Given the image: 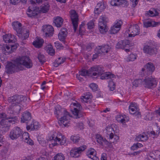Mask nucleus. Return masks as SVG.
I'll use <instances>...</instances> for the list:
<instances>
[{
    "label": "nucleus",
    "mask_w": 160,
    "mask_h": 160,
    "mask_svg": "<svg viewBox=\"0 0 160 160\" xmlns=\"http://www.w3.org/2000/svg\"><path fill=\"white\" fill-rule=\"evenodd\" d=\"M22 65L28 68H31L32 63L29 57L27 56L19 57L14 61V63L8 62L6 66L5 72L7 73L11 74L23 70L21 65Z\"/></svg>",
    "instance_id": "obj_1"
},
{
    "label": "nucleus",
    "mask_w": 160,
    "mask_h": 160,
    "mask_svg": "<svg viewBox=\"0 0 160 160\" xmlns=\"http://www.w3.org/2000/svg\"><path fill=\"white\" fill-rule=\"evenodd\" d=\"M50 140L51 141L53 140L55 142L52 144L53 146L57 145L58 142L61 145H63L66 143V139L65 137L60 133L58 134L57 133L55 132L52 134L49 138Z\"/></svg>",
    "instance_id": "obj_2"
},
{
    "label": "nucleus",
    "mask_w": 160,
    "mask_h": 160,
    "mask_svg": "<svg viewBox=\"0 0 160 160\" xmlns=\"http://www.w3.org/2000/svg\"><path fill=\"white\" fill-rule=\"evenodd\" d=\"M85 145L80 146L79 147H74L72 149L70 152V155L72 157L78 158L80 156L81 153L87 148Z\"/></svg>",
    "instance_id": "obj_3"
},
{
    "label": "nucleus",
    "mask_w": 160,
    "mask_h": 160,
    "mask_svg": "<svg viewBox=\"0 0 160 160\" xmlns=\"http://www.w3.org/2000/svg\"><path fill=\"white\" fill-rule=\"evenodd\" d=\"M107 19V18L103 16H101L99 19V29L101 33H103L108 30L106 25Z\"/></svg>",
    "instance_id": "obj_4"
},
{
    "label": "nucleus",
    "mask_w": 160,
    "mask_h": 160,
    "mask_svg": "<svg viewBox=\"0 0 160 160\" xmlns=\"http://www.w3.org/2000/svg\"><path fill=\"white\" fill-rule=\"evenodd\" d=\"M12 111L9 110L7 114H6L5 113H2L0 114V118L4 119H10L8 121L12 123L16 122L18 119V118L17 116H15L13 114L12 112Z\"/></svg>",
    "instance_id": "obj_5"
},
{
    "label": "nucleus",
    "mask_w": 160,
    "mask_h": 160,
    "mask_svg": "<svg viewBox=\"0 0 160 160\" xmlns=\"http://www.w3.org/2000/svg\"><path fill=\"white\" fill-rule=\"evenodd\" d=\"M89 71L92 72V75L94 78L99 77L101 74L104 72L103 68L99 66H95L89 69Z\"/></svg>",
    "instance_id": "obj_6"
},
{
    "label": "nucleus",
    "mask_w": 160,
    "mask_h": 160,
    "mask_svg": "<svg viewBox=\"0 0 160 160\" xmlns=\"http://www.w3.org/2000/svg\"><path fill=\"white\" fill-rule=\"evenodd\" d=\"M24 99H26L25 97L22 95H15L9 98L8 101L12 106L16 104H19L20 102Z\"/></svg>",
    "instance_id": "obj_7"
},
{
    "label": "nucleus",
    "mask_w": 160,
    "mask_h": 160,
    "mask_svg": "<svg viewBox=\"0 0 160 160\" xmlns=\"http://www.w3.org/2000/svg\"><path fill=\"white\" fill-rule=\"evenodd\" d=\"M143 82L145 87L150 88L155 87L157 84V80L152 77L143 79Z\"/></svg>",
    "instance_id": "obj_8"
},
{
    "label": "nucleus",
    "mask_w": 160,
    "mask_h": 160,
    "mask_svg": "<svg viewBox=\"0 0 160 160\" xmlns=\"http://www.w3.org/2000/svg\"><path fill=\"white\" fill-rule=\"evenodd\" d=\"M63 115L58 121V123L61 126L68 127L70 125L69 119L70 117V114L68 112H66Z\"/></svg>",
    "instance_id": "obj_9"
},
{
    "label": "nucleus",
    "mask_w": 160,
    "mask_h": 160,
    "mask_svg": "<svg viewBox=\"0 0 160 160\" xmlns=\"http://www.w3.org/2000/svg\"><path fill=\"white\" fill-rule=\"evenodd\" d=\"M40 12V9L38 7H32L30 6L28 9L27 13L29 17L33 18L37 17Z\"/></svg>",
    "instance_id": "obj_10"
},
{
    "label": "nucleus",
    "mask_w": 160,
    "mask_h": 160,
    "mask_svg": "<svg viewBox=\"0 0 160 160\" xmlns=\"http://www.w3.org/2000/svg\"><path fill=\"white\" fill-rule=\"evenodd\" d=\"M17 45L6 44L1 48L2 51L5 55H8L12 52L17 48Z\"/></svg>",
    "instance_id": "obj_11"
},
{
    "label": "nucleus",
    "mask_w": 160,
    "mask_h": 160,
    "mask_svg": "<svg viewBox=\"0 0 160 160\" xmlns=\"http://www.w3.org/2000/svg\"><path fill=\"white\" fill-rule=\"evenodd\" d=\"M128 36L129 37H133L140 33L139 26L137 24L130 25L129 27Z\"/></svg>",
    "instance_id": "obj_12"
},
{
    "label": "nucleus",
    "mask_w": 160,
    "mask_h": 160,
    "mask_svg": "<svg viewBox=\"0 0 160 160\" xmlns=\"http://www.w3.org/2000/svg\"><path fill=\"white\" fill-rule=\"evenodd\" d=\"M75 106L73 110L72 111V112L73 115L75 116L76 118H79L83 116V114L80 110L81 107L80 104L77 102V103H73L71 104Z\"/></svg>",
    "instance_id": "obj_13"
},
{
    "label": "nucleus",
    "mask_w": 160,
    "mask_h": 160,
    "mask_svg": "<svg viewBox=\"0 0 160 160\" xmlns=\"http://www.w3.org/2000/svg\"><path fill=\"white\" fill-rule=\"evenodd\" d=\"M22 134V131L20 128L17 127L14 128L10 132L9 137L11 139L14 140L20 136Z\"/></svg>",
    "instance_id": "obj_14"
},
{
    "label": "nucleus",
    "mask_w": 160,
    "mask_h": 160,
    "mask_svg": "<svg viewBox=\"0 0 160 160\" xmlns=\"http://www.w3.org/2000/svg\"><path fill=\"white\" fill-rule=\"evenodd\" d=\"M42 29L46 37H50L52 36L54 29L52 26L49 25H44L42 26Z\"/></svg>",
    "instance_id": "obj_15"
},
{
    "label": "nucleus",
    "mask_w": 160,
    "mask_h": 160,
    "mask_svg": "<svg viewBox=\"0 0 160 160\" xmlns=\"http://www.w3.org/2000/svg\"><path fill=\"white\" fill-rule=\"evenodd\" d=\"M70 17L74 32H76L78 26V14L75 11H73L71 13Z\"/></svg>",
    "instance_id": "obj_16"
},
{
    "label": "nucleus",
    "mask_w": 160,
    "mask_h": 160,
    "mask_svg": "<svg viewBox=\"0 0 160 160\" xmlns=\"http://www.w3.org/2000/svg\"><path fill=\"white\" fill-rule=\"evenodd\" d=\"M111 48L108 45H104L103 46H98L97 47L95 51L98 53L101 54L102 53H107L110 50Z\"/></svg>",
    "instance_id": "obj_17"
},
{
    "label": "nucleus",
    "mask_w": 160,
    "mask_h": 160,
    "mask_svg": "<svg viewBox=\"0 0 160 160\" xmlns=\"http://www.w3.org/2000/svg\"><path fill=\"white\" fill-rule=\"evenodd\" d=\"M129 42L128 40H125L120 41L117 44L116 48L118 49H124L125 48L129 47Z\"/></svg>",
    "instance_id": "obj_18"
},
{
    "label": "nucleus",
    "mask_w": 160,
    "mask_h": 160,
    "mask_svg": "<svg viewBox=\"0 0 160 160\" xmlns=\"http://www.w3.org/2000/svg\"><path fill=\"white\" fill-rule=\"evenodd\" d=\"M144 52L150 55L156 54L157 52V49L154 47L148 45L144 47L143 48Z\"/></svg>",
    "instance_id": "obj_19"
},
{
    "label": "nucleus",
    "mask_w": 160,
    "mask_h": 160,
    "mask_svg": "<svg viewBox=\"0 0 160 160\" xmlns=\"http://www.w3.org/2000/svg\"><path fill=\"white\" fill-rule=\"evenodd\" d=\"M68 33V30L66 28H61L58 34L59 39L61 41L64 42L67 36Z\"/></svg>",
    "instance_id": "obj_20"
},
{
    "label": "nucleus",
    "mask_w": 160,
    "mask_h": 160,
    "mask_svg": "<svg viewBox=\"0 0 160 160\" xmlns=\"http://www.w3.org/2000/svg\"><path fill=\"white\" fill-rule=\"evenodd\" d=\"M21 122H22L27 123L31 119V115L30 113L26 111L23 112L22 115Z\"/></svg>",
    "instance_id": "obj_21"
},
{
    "label": "nucleus",
    "mask_w": 160,
    "mask_h": 160,
    "mask_svg": "<svg viewBox=\"0 0 160 160\" xmlns=\"http://www.w3.org/2000/svg\"><path fill=\"white\" fill-rule=\"evenodd\" d=\"M106 130L109 132H111L109 134V139H112L114 138V141L112 142H117L119 139V137L117 135H114L113 133L112 132L114 131L113 129L111 126H109L107 127L106 129Z\"/></svg>",
    "instance_id": "obj_22"
},
{
    "label": "nucleus",
    "mask_w": 160,
    "mask_h": 160,
    "mask_svg": "<svg viewBox=\"0 0 160 160\" xmlns=\"http://www.w3.org/2000/svg\"><path fill=\"white\" fill-rule=\"evenodd\" d=\"M127 1L125 0H112L111 4L112 6H122V7L127 6Z\"/></svg>",
    "instance_id": "obj_23"
},
{
    "label": "nucleus",
    "mask_w": 160,
    "mask_h": 160,
    "mask_svg": "<svg viewBox=\"0 0 160 160\" xmlns=\"http://www.w3.org/2000/svg\"><path fill=\"white\" fill-rule=\"evenodd\" d=\"M12 26L17 33L20 34L22 33V24L20 22L18 21L12 23Z\"/></svg>",
    "instance_id": "obj_24"
},
{
    "label": "nucleus",
    "mask_w": 160,
    "mask_h": 160,
    "mask_svg": "<svg viewBox=\"0 0 160 160\" xmlns=\"http://www.w3.org/2000/svg\"><path fill=\"white\" fill-rule=\"evenodd\" d=\"M144 68H146L148 73L149 74L151 73L155 70V66L151 62H149L147 63L144 66Z\"/></svg>",
    "instance_id": "obj_25"
},
{
    "label": "nucleus",
    "mask_w": 160,
    "mask_h": 160,
    "mask_svg": "<svg viewBox=\"0 0 160 160\" xmlns=\"http://www.w3.org/2000/svg\"><path fill=\"white\" fill-rule=\"evenodd\" d=\"M38 122H33L30 125H27L26 127L28 131L30 130L31 131L36 130H38Z\"/></svg>",
    "instance_id": "obj_26"
},
{
    "label": "nucleus",
    "mask_w": 160,
    "mask_h": 160,
    "mask_svg": "<svg viewBox=\"0 0 160 160\" xmlns=\"http://www.w3.org/2000/svg\"><path fill=\"white\" fill-rule=\"evenodd\" d=\"M63 20L61 17L58 16L56 18H55L53 22L57 27L60 28L63 24Z\"/></svg>",
    "instance_id": "obj_27"
},
{
    "label": "nucleus",
    "mask_w": 160,
    "mask_h": 160,
    "mask_svg": "<svg viewBox=\"0 0 160 160\" xmlns=\"http://www.w3.org/2000/svg\"><path fill=\"white\" fill-rule=\"evenodd\" d=\"M55 114H57L58 115L61 114L62 113L63 115L64 113H65L66 112H67L64 108H61L59 105H57L55 107Z\"/></svg>",
    "instance_id": "obj_28"
},
{
    "label": "nucleus",
    "mask_w": 160,
    "mask_h": 160,
    "mask_svg": "<svg viewBox=\"0 0 160 160\" xmlns=\"http://www.w3.org/2000/svg\"><path fill=\"white\" fill-rule=\"evenodd\" d=\"M104 8V5L100 2H98L96 6L95 10H94L95 14H99L100 12H101Z\"/></svg>",
    "instance_id": "obj_29"
},
{
    "label": "nucleus",
    "mask_w": 160,
    "mask_h": 160,
    "mask_svg": "<svg viewBox=\"0 0 160 160\" xmlns=\"http://www.w3.org/2000/svg\"><path fill=\"white\" fill-rule=\"evenodd\" d=\"M43 42V39L37 38L33 42L32 44L36 48H40L42 46Z\"/></svg>",
    "instance_id": "obj_30"
},
{
    "label": "nucleus",
    "mask_w": 160,
    "mask_h": 160,
    "mask_svg": "<svg viewBox=\"0 0 160 160\" xmlns=\"http://www.w3.org/2000/svg\"><path fill=\"white\" fill-rule=\"evenodd\" d=\"M49 7L50 6L48 2H46L44 3L41 6L40 12H41L43 13L47 12L49 10Z\"/></svg>",
    "instance_id": "obj_31"
},
{
    "label": "nucleus",
    "mask_w": 160,
    "mask_h": 160,
    "mask_svg": "<svg viewBox=\"0 0 160 160\" xmlns=\"http://www.w3.org/2000/svg\"><path fill=\"white\" fill-rule=\"evenodd\" d=\"M45 49L47 52L51 56H53L55 54V51L52 46L51 44L48 45L46 47Z\"/></svg>",
    "instance_id": "obj_32"
},
{
    "label": "nucleus",
    "mask_w": 160,
    "mask_h": 160,
    "mask_svg": "<svg viewBox=\"0 0 160 160\" xmlns=\"http://www.w3.org/2000/svg\"><path fill=\"white\" fill-rule=\"evenodd\" d=\"M133 86L137 87L140 85H143L144 86L143 80L141 78L137 79L134 80L132 82Z\"/></svg>",
    "instance_id": "obj_33"
},
{
    "label": "nucleus",
    "mask_w": 160,
    "mask_h": 160,
    "mask_svg": "<svg viewBox=\"0 0 160 160\" xmlns=\"http://www.w3.org/2000/svg\"><path fill=\"white\" fill-rule=\"evenodd\" d=\"M11 109L13 110L14 112L19 113L21 109V107L19 104H16L11 106Z\"/></svg>",
    "instance_id": "obj_34"
},
{
    "label": "nucleus",
    "mask_w": 160,
    "mask_h": 160,
    "mask_svg": "<svg viewBox=\"0 0 160 160\" xmlns=\"http://www.w3.org/2000/svg\"><path fill=\"white\" fill-rule=\"evenodd\" d=\"M3 39L6 43H10L12 42V40L11 38H12L11 34H6L3 36Z\"/></svg>",
    "instance_id": "obj_35"
},
{
    "label": "nucleus",
    "mask_w": 160,
    "mask_h": 160,
    "mask_svg": "<svg viewBox=\"0 0 160 160\" xmlns=\"http://www.w3.org/2000/svg\"><path fill=\"white\" fill-rule=\"evenodd\" d=\"M65 61V59L61 58H58L53 63V65L55 67H58V65L62 63Z\"/></svg>",
    "instance_id": "obj_36"
},
{
    "label": "nucleus",
    "mask_w": 160,
    "mask_h": 160,
    "mask_svg": "<svg viewBox=\"0 0 160 160\" xmlns=\"http://www.w3.org/2000/svg\"><path fill=\"white\" fill-rule=\"evenodd\" d=\"M86 154L88 158H91L92 156L96 155V153L95 149L90 148L88 150Z\"/></svg>",
    "instance_id": "obj_37"
},
{
    "label": "nucleus",
    "mask_w": 160,
    "mask_h": 160,
    "mask_svg": "<svg viewBox=\"0 0 160 160\" xmlns=\"http://www.w3.org/2000/svg\"><path fill=\"white\" fill-rule=\"evenodd\" d=\"M79 73L81 76H85L86 75H89L92 74V72L89 71V70H87L85 69H82V71H79Z\"/></svg>",
    "instance_id": "obj_38"
},
{
    "label": "nucleus",
    "mask_w": 160,
    "mask_h": 160,
    "mask_svg": "<svg viewBox=\"0 0 160 160\" xmlns=\"http://www.w3.org/2000/svg\"><path fill=\"white\" fill-rule=\"evenodd\" d=\"M97 141L101 145H102L103 142H104V139L99 134H97L96 136Z\"/></svg>",
    "instance_id": "obj_39"
},
{
    "label": "nucleus",
    "mask_w": 160,
    "mask_h": 160,
    "mask_svg": "<svg viewBox=\"0 0 160 160\" xmlns=\"http://www.w3.org/2000/svg\"><path fill=\"white\" fill-rule=\"evenodd\" d=\"M6 120L2 119L0 120L1 125L2 126L3 128H8L9 126L8 124L9 122H10L8 121V120L7 121Z\"/></svg>",
    "instance_id": "obj_40"
},
{
    "label": "nucleus",
    "mask_w": 160,
    "mask_h": 160,
    "mask_svg": "<svg viewBox=\"0 0 160 160\" xmlns=\"http://www.w3.org/2000/svg\"><path fill=\"white\" fill-rule=\"evenodd\" d=\"M65 158L62 154L58 153L56 155L52 160H64Z\"/></svg>",
    "instance_id": "obj_41"
},
{
    "label": "nucleus",
    "mask_w": 160,
    "mask_h": 160,
    "mask_svg": "<svg viewBox=\"0 0 160 160\" xmlns=\"http://www.w3.org/2000/svg\"><path fill=\"white\" fill-rule=\"evenodd\" d=\"M108 87L109 88V90L110 91H112L115 89V83L112 81V80L109 81L108 83Z\"/></svg>",
    "instance_id": "obj_42"
},
{
    "label": "nucleus",
    "mask_w": 160,
    "mask_h": 160,
    "mask_svg": "<svg viewBox=\"0 0 160 160\" xmlns=\"http://www.w3.org/2000/svg\"><path fill=\"white\" fill-rule=\"evenodd\" d=\"M136 58L137 56L135 55L131 54L128 56L126 60L127 62L133 61L136 59Z\"/></svg>",
    "instance_id": "obj_43"
},
{
    "label": "nucleus",
    "mask_w": 160,
    "mask_h": 160,
    "mask_svg": "<svg viewBox=\"0 0 160 160\" xmlns=\"http://www.w3.org/2000/svg\"><path fill=\"white\" fill-rule=\"evenodd\" d=\"M120 30V29L118 28H115V27L113 25L111 28L110 30L109 31V32L110 33L112 34H114L118 32Z\"/></svg>",
    "instance_id": "obj_44"
},
{
    "label": "nucleus",
    "mask_w": 160,
    "mask_h": 160,
    "mask_svg": "<svg viewBox=\"0 0 160 160\" xmlns=\"http://www.w3.org/2000/svg\"><path fill=\"white\" fill-rule=\"evenodd\" d=\"M116 118L118 122L123 123L125 121V119L124 118V116L121 115H117Z\"/></svg>",
    "instance_id": "obj_45"
},
{
    "label": "nucleus",
    "mask_w": 160,
    "mask_h": 160,
    "mask_svg": "<svg viewBox=\"0 0 160 160\" xmlns=\"http://www.w3.org/2000/svg\"><path fill=\"white\" fill-rule=\"evenodd\" d=\"M38 58L39 61L42 63H44L46 61V59L44 56L41 53L38 54Z\"/></svg>",
    "instance_id": "obj_46"
},
{
    "label": "nucleus",
    "mask_w": 160,
    "mask_h": 160,
    "mask_svg": "<svg viewBox=\"0 0 160 160\" xmlns=\"http://www.w3.org/2000/svg\"><path fill=\"white\" fill-rule=\"evenodd\" d=\"M70 138L74 143L78 142L80 140V138L78 136H72Z\"/></svg>",
    "instance_id": "obj_47"
},
{
    "label": "nucleus",
    "mask_w": 160,
    "mask_h": 160,
    "mask_svg": "<svg viewBox=\"0 0 160 160\" xmlns=\"http://www.w3.org/2000/svg\"><path fill=\"white\" fill-rule=\"evenodd\" d=\"M92 97V95L89 92L87 93V94L85 96H82L81 99H83V101L87 102V100Z\"/></svg>",
    "instance_id": "obj_48"
},
{
    "label": "nucleus",
    "mask_w": 160,
    "mask_h": 160,
    "mask_svg": "<svg viewBox=\"0 0 160 160\" xmlns=\"http://www.w3.org/2000/svg\"><path fill=\"white\" fill-rule=\"evenodd\" d=\"M22 34L23 37V39H26L28 38L29 35V33L28 30H26L23 31H22V33H20Z\"/></svg>",
    "instance_id": "obj_49"
},
{
    "label": "nucleus",
    "mask_w": 160,
    "mask_h": 160,
    "mask_svg": "<svg viewBox=\"0 0 160 160\" xmlns=\"http://www.w3.org/2000/svg\"><path fill=\"white\" fill-rule=\"evenodd\" d=\"M129 111L132 114H133L135 113L136 111V110L135 107L131 105L129 107Z\"/></svg>",
    "instance_id": "obj_50"
},
{
    "label": "nucleus",
    "mask_w": 160,
    "mask_h": 160,
    "mask_svg": "<svg viewBox=\"0 0 160 160\" xmlns=\"http://www.w3.org/2000/svg\"><path fill=\"white\" fill-rule=\"evenodd\" d=\"M108 72H104L101 74L99 77H100V79H108Z\"/></svg>",
    "instance_id": "obj_51"
},
{
    "label": "nucleus",
    "mask_w": 160,
    "mask_h": 160,
    "mask_svg": "<svg viewBox=\"0 0 160 160\" xmlns=\"http://www.w3.org/2000/svg\"><path fill=\"white\" fill-rule=\"evenodd\" d=\"M22 139L24 142L29 138V134L27 132H24L23 134H22Z\"/></svg>",
    "instance_id": "obj_52"
},
{
    "label": "nucleus",
    "mask_w": 160,
    "mask_h": 160,
    "mask_svg": "<svg viewBox=\"0 0 160 160\" xmlns=\"http://www.w3.org/2000/svg\"><path fill=\"white\" fill-rule=\"evenodd\" d=\"M30 3L32 4H39L42 2V0H29Z\"/></svg>",
    "instance_id": "obj_53"
},
{
    "label": "nucleus",
    "mask_w": 160,
    "mask_h": 160,
    "mask_svg": "<svg viewBox=\"0 0 160 160\" xmlns=\"http://www.w3.org/2000/svg\"><path fill=\"white\" fill-rule=\"evenodd\" d=\"M122 22L121 20H118L117 21V22L114 25L115 26V28H118L120 29L122 25Z\"/></svg>",
    "instance_id": "obj_54"
},
{
    "label": "nucleus",
    "mask_w": 160,
    "mask_h": 160,
    "mask_svg": "<svg viewBox=\"0 0 160 160\" xmlns=\"http://www.w3.org/2000/svg\"><path fill=\"white\" fill-rule=\"evenodd\" d=\"M89 87L90 88L94 91H96L97 89L98 86L95 83H91Z\"/></svg>",
    "instance_id": "obj_55"
},
{
    "label": "nucleus",
    "mask_w": 160,
    "mask_h": 160,
    "mask_svg": "<svg viewBox=\"0 0 160 160\" xmlns=\"http://www.w3.org/2000/svg\"><path fill=\"white\" fill-rule=\"evenodd\" d=\"M152 22L145 21L143 22L144 26L147 28L152 26Z\"/></svg>",
    "instance_id": "obj_56"
},
{
    "label": "nucleus",
    "mask_w": 160,
    "mask_h": 160,
    "mask_svg": "<svg viewBox=\"0 0 160 160\" xmlns=\"http://www.w3.org/2000/svg\"><path fill=\"white\" fill-rule=\"evenodd\" d=\"M87 25L88 26V28L91 29L92 28L94 27V24L93 22L92 21H90L89 22H88Z\"/></svg>",
    "instance_id": "obj_57"
},
{
    "label": "nucleus",
    "mask_w": 160,
    "mask_h": 160,
    "mask_svg": "<svg viewBox=\"0 0 160 160\" xmlns=\"http://www.w3.org/2000/svg\"><path fill=\"white\" fill-rule=\"evenodd\" d=\"M85 25V24L83 22H82L81 24L79 26V33L80 34H82L83 32V30L82 29V28L83 27V26Z\"/></svg>",
    "instance_id": "obj_58"
},
{
    "label": "nucleus",
    "mask_w": 160,
    "mask_h": 160,
    "mask_svg": "<svg viewBox=\"0 0 160 160\" xmlns=\"http://www.w3.org/2000/svg\"><path fill=\"white\" fill-rule=\"evenodd\" d=\"M145 133H146L144 132L142 135V141H145L148 139V136Z\"/></svg>",
    "instance_id": "obj_59"
},
{
    "label": "nucleus",
    "mask_w": 160,
    "mask_h": 160,
    "mask_svg": "<svg viewBox=\"0 0 160 160\" xmlns=\"http://www.w3.org/2000/svg\"><path fill=\"white\" fill-rule=\"evenodd\" d=\"M153 117V114L152 113H148L147 114L146 116V119H147L148 120H151L152 119V118Z\"/></svg>",
    "instance_id": "obj_60"
},
{
    "label": "nucleus",
    "mask_w": 160,
    "mask_h": 160,
    "mask_svg": "<svg viewBox=\"0 0 160 160\" xmlns=\"http://www.w3.org/2000/svg\"><path fill=\"white\" fill-rule=\"evenodd\" d=\"M54 44L55 47L57 48V49H61L62 47V44L58 42H55Z\"/></svg>",
    "instance_id": "obj_61"
},
{
    "label": "nucleus",
    "mask_w": 160,
    "mask_h": 160,
    "mask_svg": "<svg viewBox=\"0 0 160 160\" xmlns=\"http://www.w3.org/2000/svg\"><path fill=\"white\" fill-rule=\"evenodd\" d=\"M104 144L106 145L109 148H112V144L111 142H109L105 138H104Z\"/></svg>",
    "instance_id": "obj_62"
},
{
    "label": "nucleus",
    "mask_w": 160,
    "mask_h": 160,
    "mask_svg": "<svg viewBox=\"0 0 160 160\" xmlns=\"http://www.w3.org/2000/svg\"><path fill=\"white\" fill-rule=\"evenodd\" d=\"M20 0H10V3L12 4L15 5L20 2Z\"/></svg>",
    "instance_id": "obj_63"
},
{
    "label": "nucleus",
    "mask_w": 160,
    "mask_h": 160,
    "mask_svg": "<svg viewBox=\"0 0 160 160\" xmlns=\"http://www.w3.org/2000/svg\"><path fill=\"white\" fill-rule=\"evenodd\" d=\"M106 156V153H102L101 155V160H107Z\"/></svg>",
    "instance_id": "obj_64"
}]
</instances>
